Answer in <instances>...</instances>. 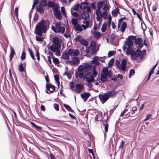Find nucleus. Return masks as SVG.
I'll return each mask as SVG.
<instances>
[{
  "instance_id": "obj_1",
  "label": "nucleus",
  "mask_w": 159,
  "mask_h": 159,
  "mask_svg": "<svg viewBox=\"0 0 159 159\" xmlns=\"http://www.w3.org/2000/svg\"><path fill=\"white\" fill-rule=\"evenodd\" d=\"M52 43L49 47L50 49L53 52H56L57 56H60V54L59 49L61 46L60 40L57 37L55 36L52 39Z\"/></svg>"
},
{
  "instance_id": "obj_2",
  "label": "nucleus",
  "mask_w": 159,
  "mask_h": 159,
  "mask_svg": "<svg viewBox=\"0 0 159 159\" xmlns=\"http://www.w3.org/2000/svg\"><path fill=\"white\" fill-rule=\"evenodd\" d=\"M112 76V75L111 71L108 70V68L104 67L102 70L100 80L102 82L105 83L109 81L107 77L110 78Z\"/></svg>"
},
{
  "instance_id": "obj_3",
  "label": "nucleus",
  "mask_w": 159,
  "mask_h": 159,
  "mask_svg": "<svg viewBox=\"0 0 159 159\" xmlns=\"http://www.w3.org/2000/svg\"><path fill=\"white\" fill-rule=\"evenodd\" d=\"M126 54L127 55H130L132 57L131 59L134 60H136L137 58H139L141 55V51L138 49L134 51L131 48L128 47L126 51Z\"/></svg>"
},
{
  "instance_id": "obj_4",
  "label": "nucleus",
  "mask_w": 159,
  "mask_h": 159,
  "mask_svg": "<svg viewBox=\"0 0 159 159\" xmlns=\"http://www.w3.org/2000/svg\"><path fill=\"white\" fill-rule=\"evenodd\" d=\"M49 24L44 19L40 21V37L42 36V33H46L49 28Z\"/></svg>"
},
{
  "instance_id": "obj_5",
  "label": "nucleus",
  "mask_w": 159,
  "mask_h": 159,
  "mask_svg": "<svg viewBox=\"0 0 159 159\" xmlns=\"http://www.w3.org/2000/svg\"><path fill=\"white\" fill-rule=\"evenodd\" d=\"M116 64L117 67H118L119 69L121 70L124 71H125L127 67V61L126 59H123L121 60V64L119 61L116 60Z\"/></svg>"
},
{
  "instance_id": "obj_6",
  "label": "nucleus",
  "mask_w": 159,
  "mask_h": 159,
  "mask_svg": "<svg viewBox=\"0 0 159 159\" xmlns=\"http://www.w3.org/2000/svg\"><path fill=\"white\" fill-rule=\"evenodd\" d=\"M36 51V56L37 57L38 61H35V64L34 66V69L35 71L37 73H39L40 72V65L39 61L40 60L39 53V49H37L35 48H34Z\"/></svg>"
},
{
  "instance_id": "obj_7",
  "label": "nucleus",
  "mask_w": 159,
  "mask_h": 159,
  "mask_svg": "<svg viewBox=\"0 0 159 159\" xmlns=\"http://www.w3.org/2000/svg\"><path fill=\"white\" fill-rule=\"evenodd\" d=\"M34 33L36 34V39L37 41H40V22L37 25Z\"/></svg>"
},
{
  "instance_id": "obj_8",
  "label": "nucleus",
  "mask_w": 159,
  "mask_h": 159,
  "mask_svg": "<svg viewBox=\"0 0 159 159\" xmlns=\"http://www.w3.org/2000/svg\"><path fill=\"white\" fill-rule=\"evenodd\" d=\"M136 39V37L135 36H129L125 43V45L129 47L132 46L133 44V41L132 40H135Z\"/></svg>"
},
{
  "instance_id": "obj_9",
  "label": "nucleus",
  "mask_w": 159,
  "mask_h": 159,
  "mask_svg": "<svg viewBox=\"0 0 159 159\" xmlns=\"http://www.w3.org/2000/svg\"><path fill=\"white\" fill-rule=\"evenodd\" d=\"M46 92L47 93H52L55 90V87L51 84L47 83L46 84Z\"/></svg>"
},
{
  "instance_id": "obj_10",
  "label": "nucleus",
  "mask_w": 159,
  "mask_h": 159,
  "mask_svg": "<svg viewBox=\"0 0 159 159\" xmlns=\"http://www.w3.org/2000/svg\"><path fill=\"white\" fill-rule=\"evenodd\" d=\"M67 53L71 57H75L78 56L80 52L79 50L78 49L74 50L70 48L68 50Z\"/></svg>"
},
{
  "instance_id": "obj_11",
  "label": "nucleus",
  "mask_w": 159,
  "mask_h": 159,
  "mask_svg": "<svg viewBox=\"0 0 159 159\" xmlns=\"http://www.w3.org/2000/svg\"><path fill=\"white\" fill-rule=\"evenodd\" d=\"M118 93V91L115 90L114 89L107 91L106 93L109 98H114L116 97L117 94Z\"/></svg>"
},
{
  "instance_id": "obj_12",
  "label": "nucleus",
  "mask_w": 159,
  "mask_h": 159,
  "mask_svg": "<svg viewBox=\"0 0 159 159\" xmlns=\"http://www.w3.org/2000/svg\"><path fill=\"white\" fill-rule=\"evenodd\" d=\"M98 96L100 100L103 104L105 103L109 98V96L106 93L104 94H100Z\"/></svg>"
},
{
  "instance_id": "obj_13",
  "label": "nucleus",
  "mask_w": 159,
  "mask_h": 159,
  "mask_svg": "<svg viewBox=\"0 0 159 159\" xmlns=\"http://www.w3.org/2000/svg\"><path fill=\"white\" fill-rule=\"evenodd\" d=\"M75 91L77 93H80V92L84 88L83 85L79 83L75 85Z\"/></svg>"
},
{
  "instance_id": "obj_14",
  "label": "nucleus",
  "mask_w": 159,
  "mask_h": 159,
  "mask_svg": "<svg viewBox=\"0 0 159 159\" xmlns=\"http://www.w3.org/2000/svg\"><path fill=\"white\" fill-rule=\"evenodd\" d=\"M91 49L93 50L92 53L93 54L95 55L96 54V43L94 41H92L90 44Z\"/></svg>"
},
{
  "instance_id": "obj_15",
  "label": "nucleus",
  "mask_w": 159,
  "mask_h": 159,
  "mask_svg": "<svg viewBox=\"0 0 159 159\" xmlns=\"http://www.w3.org/2000/svg\"><path fill=\"white\" fill-rule=\"evenodd\" d=\"M81 16L82 18L84 20H87L89 18V13L84 11L83 12L81 13Z\"/></svg>"
},
{
  "instance_id": "obj_16",
  "label": "nucleus",
  "mask_w": 159,
  "mask_h": 159,
  "mask_svg": "<svg viewBox=\"0 0 159 159\" xmlns=\"http://www.w3.org/2000/svg\"><path fill=\"white\" fill-rule=\"evenodd\" d=\"M81 97L84 99V101H87L89 97L90 96V94L89 93H84L81 94Z\"/></svg>"
},
{
  "instance_id": "obj_17",
  "label": "nucleus",
  "mask_w": 159,
  "mask_h": 159,
  "mask_svg": "<svg viewBox=\"0 0 159 159\" xmlns=\"http://www.w3.org/2000/svg\"><path fill=\"white\" fill-rule=\"evenodd\" d=\"M53 14L57 19L60 20L62 18V16L59 10L54 11Z\"/></svg>"
},
{
  "instance_id": "obj_18",
  "label": "nucleus",
  "mask_w": 159,
  "mask_h": 159,
  "mask_svg": "<svg viewBox=\"0 0 159 159\" xmlns=\"http://www.w3.org/2000/svg\"><path fill=\"white\" fill-rule=\"evenodd\" d=\"M80 4V8L81 9L84 10L87 7L88 3L86 2V0L84 2H82Z\"/></svg>"
},
{
  "instance_id": "obj_19",
  "label": "nucleus",
  "mask_w": 159,
  "mask_h": 159,
  "mask_svg": "<svg viewBox=\"0 0 159 159\" xmlns=\"http://www.w3.org/2000/svg\"><path fill=\"white\" fill-rule=\"evenodd\" d=\"M102 112L96 115L95 120L97 121H100L102 119Z\"/></svg>"
},
{
  "instance_id": "obj_20",
  "label": "nucleus",
  "mask_w": 159,
  "mask_h": 159,
  "mask_svg": "<svg viewBox=\"0 0 159 159\" xmlns=\"http://www.w3.org/2000/svg\"><path fill=\"white\" fill-rule=\"evenodd\" d=\"M79 61L80 60L78 57H73L72 58V61H71L72 65L77 64Z\"/></svg>"
},
{
  "instance_id": "obj_21",
  "label": "nucleus",
  "mask_w": 159,
  "mask_h": 159,
  "mask_svg": "<svg viewBox=\"0 0 159 159\" xmlns=\"http://www.w3.org/2000/svg\"><path fill=\"white\" fill-rule=\"evenodd\" d=\"M86 81L88 83L93 81L94 80V77L93 75L91 76L90 77H85Z\"/></svg>"
},
{
  "instance_id": "obj_22",
  "label": "nucleus",
  "mask_w": 159,
  "mask_h": 159,
  "mask_svg": "<svg viewBox=\"0 0 159 159\" xmlns=\"http://www.w3.org/2000/svg\"><path fill=\"white\" fill-rule=\"evenodd\" d=\"M33 4L32 7V9L30 11V14L31 13V11H32V10L34 9L36 5H37L38 4V1L37 0H33Z\"/></svg>"
},
{
  "instance_id": "obj_23",
  "label": "nucleus",
  "mask_w": 159,
  "mask_h": 159,
  "mask_svg": "<svg viewBox=\"0 0 159 159\" xmlns=\"http://www.w3.org/2000/svg\"><path fill=\"white\" fill-rule=\"evenodd\" d=\"M134 40L135 41V44L137 45L141 43L143 41L142 39L141 38H138L137 39L136 38V39Z\"/></svg>"
},
{
  "instance_id": "obj_24",
  "label": "nucleus",
  "mask_w": 159,
  "mask_h": 159,
  "mask_svg": "<svg viewBox=\"0 0 159 159\" xmlns=\"http://www.w3.org/2000/svg\"><path fill=\"white\" fill-rule=\"evenodd\" d=\"M126 26V23L124 21L123 22L121 27V31L122 33H123L125 31Z\"/></svg>"
},
{
  "instance_id": "obj_25",
  "label": "nucleus",
  "mask_w": 159,
  "mask_h": 159,
  "mask_svg": "<svg viewBox=\"0 0 159 159\" xmlns=\"http://www.w3.org/2000/svg\"><path fill=\"white\" fill-rule=\"evenodd\" d=\"M80 43L82 45L87 46L88 45V42L84 39H81L80 40Z\"/></svg>"
},
{
  "instance_id": "obj_26",
  "label": "nucleus",
  "mask_w": 159,
  "mask_h": 159,
  "mask_svg": "<svg viewBox=\"0 0 159 159\" xmlns=\"http://www.w3.org/2000/svg\"><path fill=\"white\" fill-rule=\"evenodd\" d=\"M55 80L56 83H57L58 88L59 87L60 82L59 76L57 75H54Z\"/></svg>"
},
{
  "instance_id": "obj_27",
  "label": "nucleus",
  "mask_w": 159,
  "mask_h": 159,
  "mask_svg": "<svg viewBox=\"0 0 159 159\" xmlns=\"http://www.w3.org/2000/svg\"><path fill=\"white\" fill-rule=\"evenodd\" d=\"M72 24L74 26L78 24V21L77 19L76 18H73L71 19Z\"/></svg>"
},
{
  "instance_id": "obj_28",
  "label": "nucleus",
  "mask_w": 159,
  "mask_h": 159,
  "mask_svg": "<svg viewBox=\"0 0 159 159\" xmlns=\"http://www.w3.org/2000/svg\"><path fill=\"white\" fill-rule=\"evenodd\" d=\"M64 106L68 111H71L72 112H74V111L73 110H72L71 107L68 105L66 104H64Z\"/></svg>"
},
{
  "instance_id": "obj_29",
  "label": "nucleus",
  "mask_w": 159,
  "mask_h": 159,
  "mask_svg": "<svg viewBox=\"0 0 159 159\" xmlns=\"http://www.w3.org/2000/svg\"><path fill=\"white\" fill-rule=\"evenodd\" d=\"M93 35L94 37L96 39H98L101 36V34L98 31L94 32Z\"/></svg>"
},
{
  "instance_id": "obj_30",
  "label": "nucleus",
  "mask_w": 159,
  "mask_h": 159,
  "mask_svg": "<svg viewBox=\"0 0 159 159\" xmlns=\"http://www.w3.org/2000/svg\"><path fill=\"white\" fill-rule=\"evenodd\" d=\"M119 9L117 7L113 10L112 11V15L113 16H117V11H118Z\"/></svg>"
},
{
  "instance_id": "obj_31",
  "label": "nucleus",
  "mask_w": 159,
  "mask_h": 159,
  "mask_svg": "<svg viewBox=\"0 0 159 159\" xmlns=\"http://www.w3.org/2000/svg\"><path fill=\"white\" fill-rule=\"evenodd\" d=\"M74 28L76 30L79 31H82L83 30V29L81 28V26L78 24L74 26Z\"/></svg>"
},
{
  "instance_id": "obj_32",
  "label": "nucleus",
  "mask_w": 159,
  "mask_h": 159,
  "mask_svg": "<svg viewBox=\"0 0 159 159\" xmlns=\"http://www.w3.org/2000/svg\"><path fill=\"white\" fill-rule=\"evenodd\" d=\"M104 4L105 2L103 1H101L98 2L97 6L98 9H100Z\"/></svg>"
},
{
  "instance_id": "obj_33",
  "label": "nucleus",
  "mask_w": 159,
  "mask_h": 159,
  "mask_svg": "<svg viewBox=\"0 0 159 159\" xmlns=\"http://www.w3.org/2000/svg\"><path fill=\"white\" fill-rule=\"evenodd\" d=\"M107 26V23L106 22H105L103 23L102 25L101 30L102 32H104L106 30Z\"/></svg>"
},
{
  "instance_id": "obj_34",
  "label": "nucleus",
  "mask_w": 159,
  "mask_h": 159,
  "mask_svg": "<svg viewBox=\"0 0 159 159\" xmlns=\"http://www.w3.org/2000/svg\"><path fill=\"white\" fill-rule=\"evenodd\" d=\"M47 2L46 0H42L40 1V6L42 7H45L47 5Z\"/></svg>"
},
{
  "instance_id": "obj_35",
  "label": "nucleus",
  "mask_w": 159,
  "mask_h": 159,
  "mask_svg": "<svg viewBox=\"0 0 159 159\" xmlns=\"http://www.w3.org/2000/svg\"><path fill=\"white\" fill-rule=\"evenodd\" d=\"M11 52L9 55V57H13L14 55H15V53L14 49L12 47H11Z\"/></svg>"
},
{
  "instance_id": "obj_36",
  "label": "nucleus",
  "mask_w": 159,
  "mask_h": 159,
  "mask_svg": "<svg viewBox=\"0 0 159 159\" xmlns=\"http://www.w3.org/2000/svg\"><path fill=\"white\" fill-rule=\"evenodd\" d=\"M19 70L20 72H22L25 71L24 68L22 64L21 63L19 65Z\"/></svg>"
},
{
  "instance_id": "obj_37",
  "label": "nucleus",
  "mask_w": 159,
  "mask_h": 159,
  "mask_svg": "<svg viewBox=\"0 0 159 159\" xmlns=\"http://www.w3.org/2000/svg\"><path fill=\"white\" fill-rule=\"evenodd\" d=\"M114 61V58H112L109 61V62L108 63V66L109 67H111L113 66Z\"/></svg>"
},
{
  "instance_id": "obj_38",
  "label": "nucleus",
  "mask_w": 159,
  "mask_h": 159,
  "mask_svg": "<svg viewBox=\"0 0 159 159\" xmlns=\"http://www.w3.org/2000/svg\"><path fill=\"white\" fill-rule=\"evenodd\" d=\"M96 14L97 16H99L100 17H102V13L100 9H97Z\"/></svg>"
},
{
  "instance_id": "obj_39",
  "label": "nucleus",
  "mask_w": 159,
  "mask_h": 159,
  "mask_svg": "<svg viewBox=\"0 0 159 159\" xmlns=\"http://www.w3.org/2000/svg\"><path fill=\"white\" fill-rule=\"evenodd\" d=\"M69 55L67 53V54L66 53L63 54H62L63 58L66 60H68L69 58Z\"/></svg>"
},
{
  "instance_id": "obj_40",
  "label": "nucleus",
  "mask_w": 159,
  "mask_h": 159,
  "mask_svg": "<svg viewBox=\"0 0 159 159\" xmlns=\"http://www.w3.org/2000/svg\"><path fill=\"white\" fill-rule=\"evenodd\" d=\"M103 125L104 126V132L105 133H107L108 132V125L107 123L105 124H103Z\"/></svg>"
},
{
  "instance_id": "obj_41",
  "label": "nucleus",
  "mask_w": 159,
  "mask_h": 159,
  "mask_svg": "<svg viewBox=\"0 0 159 159\" xmlns=\"http://www.w3.org/2000/svg\"><path fill=\"white\" fill-rule=\"evenodd\" d=\"M70 11L71 14L75 17H77L78 16V14L77 12H73V10L72 9V8H71L70 10Z\"/></svg>"
},
{
  "instance_id": "obj_42",
  "label": "nucleus",
  "mask_w": 159,
  "mask_h": 159,
  "mask_svg": "<svg viewBox=\"0 0 159 159\" xmlns=\"http://www.w3.org/2000/svg\"><path fill=\"white\" fill-rule=\"evenodd\" d=\"M108 13L107 11H104L102 13V16L103 19H106L107 18Z\"/></svg>"
},
{
  "instance_id": "obj_43",
  "label": "nucleus",
  "mask_w": 159,
  "mask_h": 159,
  "mask_svg": "<svg viewBox=\"0 0 159 159\" xmlns=\"http://www.w3.org/2000/svg\"><path fill=\"white\" fill-rule=\"evenodd\" d=\"M54 3L51 1H49L47 4L48 7H52L53 6H54Z\"/></svg>"
},
{
  "instance_id": "obj_44",
  "label": "nucleus",
  "mask_w": 159,
  "mask_h": 159,
  "mask_svg": "<svg viewBox=\"0 0 159 159\" xmlns=\"http://www.w3.org/2000/svg\"><path fill=\"white\" fill-rule=\"evenodd\" d=\"M20 58L22 60H25L26 58L25 52L24 50L22 52Z\"/></svg>"
},
{
  "instance_id": "obj_45",
  "label": "nucleus",
  "mask_w": 159,
  "mask_h": 159,
  "mask_svg": "<svg viewBox=\"0 0 159 159\" xmlns=\"http://www.w3.org/2000/svg\"><path fill=\"white\" fill-rule=\"evenodd\" d=\"M92 63L93 64H95L96 65H100V63L96 59H93L92 61Z\"/></svg>"
},
{
  "instance_id": "obj_46",
  "label": "nucleus",
  "mask_w": 159,
  "mask_h": 159,
  "mask_svg": "<svg viewBox=\"0 0 159 159\" xmlns=\"http://www.w3.org/2000/svg\"><path fill=\"white\" fill-rule=\"evenodd\" d=\"M135 74V70L134 69H132L129 71V77L130 78L131 76Z\"/></svg>"
},
{
  "instance_id": "obj_47",
  "label": "nucleus",
  "mask_w": 159,
  "mask_h": 159,
  "mask_svg": "<svg viewBox=\"0 0 159 159\" xmlns=\"http://www.w3.org/2000/svg\"><path fill=\"white\" fill-rule=\"evenodd\" d=\"M39 18V14L36 12L34 18V22H36Z\"/></svg>"
},
{
  "instance_id": "obj_48",
  "label": "nucleus",
  "mask_w": 159,
  "mask_h": 159,
  "mask_svg": "<svg viewBox=\"0 0 159 159\" xmlns=\"http://www.w3.org/2000/svg\"><path fill=\"white\" fill-rule=\"evenodd\" d=\"M80 7V4L79 3H78L76 4L75 7L72 9L73 10L75 11H78L79 7Z\"/></svg>"
},
{
  "instance_id": "obj_49",
  "label": "nucleus",
  "mask_w": 159,
  "mask_h": 159,
  "mask_svg": "<svg viewBox=\"0 0 159 159\" xmlns=\"http://www.w3.org/2000/svg\"><path fill=\"white\" fill-rule=\"evenodd\" d=\"M65 30V28L64 27H60L58 29V30L59 31V33H62L64 32Z\"/></svg>"
},
{
  "instance_id": "obj_50",
  "label": "nucleus",
  "mask_w": 159,
  "mask_h": 159,
  "mask_svg": "<svg viewBox=\"0 0 159 159\" xmlns=\"http://www.w3.org/2000/svg\"><path fill=\"white\" fill-rule=\"evenodd\" d=\"M137 17L142 22L141 23V26H142V24L143 23L144 25H145V24L144 23V21H143V20L142 19V18L141 17L140 14L138 13H137Z\"/></svg>"
},
{
  "instance_id": "obj_51",
  "label": "nucleus",
  "mask_w": 159,
  "mask_h": 159,
  "mask_svg": "<svg viewBox=\"0 0 159 159\" xmlns=\"http://www.w3.org/2000/svg\"><path fill=\"white\" fill-rule=\"evenodd\" d=\"M53 62L56 64H59L60 63L58 59L55 58H53Z\"/></svg>"
},
{
  "instance_id": "obj_52",
  "label": "nucleus",
  "mask_w": 159,
  "mask_h": 159,
  "mask_svg": "<svg viewBox=\"0 0 159 159\" xmlns=\"http://www.w3.org/2000/svg\"><path fill=\"white\" fill-rule=\"evenodd\" d=\"M58 7V6L57 4L55 5L54 4V6H53L52 7V10L53 11V12L54 11L58 10H57Z\"/></svg>"
},
{
  "instance_id": "obj_53",
  "label": "nucleus",
  "mask_w": 159,
  "mask_h": 159,
  "mask_svg": "<svg viewBox=\"0 0 159 159\" xmlns=\"http://www.w3.org/2000/svg\"><path fill=\"white\" fill-rule=\"evenodd\" d=\"M97 74L98 72L96 71L95 68H94L93 70V75H92L94 77H95L97 75Z\"/></svg>"
},
{
  "instance_id": "obj_54",
  "label": "nucleus",
  "mask_w": 159,
  "mask_h": 159,
  "mask_svg": "<svg viewBox=\"0 0 159 159\" xmlns=\"http://www.w3.org/2000/svg\"><path fill=\"white\" fill-rule=\"evenodd\" d=\"M84 66H82L80 65L78 68V71L79 72H83V70L84 69Z\"/></svg>"
},
{
  "instance_id": "obj_55",
  "label": "nucleus",
  "mask_w": 159,
  "mask_h": 159,
  "mask_svg": "<svg viewBox=\"0 0 159 159\" xmlns=\"http://www.w3.org/2000/svg\"><path fill=\"white\" fill-rule=\"evenodd\" d=\"M87 9L85 11L88 13H89L90 12H91L92 9L90 6H87Z\"/></svg>"
},
{
  "instance_id": "obj_56",
  "label": "nucleus",
  "mask_w": 159,
  "mask_h": 159,
  "mask_svg": "<svg viewBox=\"0 0 159 159\" xmlns=\"http://www.w3.org/2000/svg\"><path fill=\"white\" fill-rule=\"evenodd\" d=\"M51 28L52 30L55 33H59V31L55 27H54L53 26H52L51 27Z\"/></svg>"
},
{
  "instance_id": "obj_57",
  "label": "nucleus",
  "mask_w": 159,
  "mask_h": 159,
  "mask_svg": "<svg viewBox=\"0 0 159 159\" xmlns=\"http://www.w3.org/2000/svg\"><path fill=\"white\" fill-rule=\"evenodd\" d=\"M55 27L57 29H58L61 27V23L57 22L55 24Z\"/></svg>"
},
{
  "instance_id": "obj_58",
  "label": "nucleus",
  "mask_w": 159,
  "mask_h": 159,
  "mask_svg": "<svg viewBox=\"0 0 159 159\" xmlns=\"http://www.w3.org/2000/svg\"><path fill=\"white\" fill-rule=\"evenodd\" d=\"M54 107L56 110L57 111L59 110V106L58 104H54Z\"/></svg>"
},
{
  "instance_id": "obj_59",
  "label": "nucleus",
  "mask_w": 159,
  "mask_h": 159,
  "mask_svg": "<svg viewBox=\"0 0 159 159\" xmlns=\"http://www.w3.org/2000/svg\"><path fill=\"white\" fill-rule=\"evenodd\" d=\"M124 144V142L123 140H121L120 145L119 147V148L120 149H122Z\"/></svg>"
},
{
  "instance_id": "obj_60",
  "label": "nucleus",
  "mask_w": 159,
  "mask_h": 159,
  "mask_svg": "<svg viewBox=\"0 0 159 159\" xmlns=\"http://www.w3.org/2000/svg\"><path fill=\"white\" fill-rule=\"evenodd\" d=\"M106 57L105 56L103 57H99L100 58L99 59H98V60L100 61H101L102 62H103V63L104 62H105L104 58H105Z\"/></svg>"
},
{
  "instance_id": "obj_61",
  "label": "nucleus",
  "mask_w": 159,
  "mask_h": 159,
  "mask_svg": "<svg viewBox=\"0 0 159 159\" xmlns=\"http://www.w3.org/2000/svg\"><path fill=\"white\" fill-rule=\"evenodd\" d=\"M18 7H17L15 8V13L16 15V17H18Z\"/></svg>"
},
{
  "instance_id": "obj_62",
  "label": "nucleus",
  "mask_w": 159,
  "mask_h": 159,
  "mask_svg": "<svg viewBox=\"0 0 159 159\" xmlns=\"http://www.w3.org/2000/svg\"><path fill=\"white\" fill-rule=\"evenodd\" d=\"M61 11L62 13H63L64 15L65 16L66 15V12L65 8L62 7L61 8Z\"/></svg>"
},
{
  "instance_id": "obj_63",
  "label": "nucleus",
  "mask_w": 159,
  "mask_h": 159,
  "mask_svg": "<svg viewBox=\"0 0 159 159\" xmlns=\"http://www.w3.org/2000/svg\"><path fill=\"white\" fill-rule=\"evenodd\" d=\"M104 6L103 8V10L104 11H107L108 9V6L107 4H105L104 5Z\"/></svg>"
},
{
  "instance_id": "obj_64",
  "label": "nucleus",
  "mask_w": 159,
  "mask_h": 159,
  "mask_svg": "<svg viewBox=\"0 0 159 159\" xmlns=\"http://www.w3.org/2000/svg\"><path fill=\"white\" fill-rule=\"evenodd\" d=\"M26 81L28 83V84L33 83L32 81L29 78H27L25 79Z\"/></svg>"
}]
</instances>
